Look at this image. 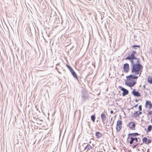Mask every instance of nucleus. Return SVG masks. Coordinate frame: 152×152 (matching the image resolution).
Here are the masks:
<instances>
[{
	"label": "nucleus",
	"instance_id": "obj_1",
	"mask_svg": "<svg viewBox=\"0 0 152 152\" xmlns=\"http://www.w3.org/2000/svg\"><path fill=\"white\" fill-rule=\"evenodd\" d=\"M143 68V66H141L137 69L132 70V68L130 66L131 73L132 74L126 76L127 80L125 81V84L131 88L134 86L136 83V81L134 80V75H139V76H140L142 71Z\"/></svg>",
	"mask_w": 152,
	"mask_h": 152
},
{
	"label": "nucleus",
	"instance_id": "obj_2",
	"mask_svg": "<svg viewBox=\"0 0 152 152\" xmlns=\"http://www.w3.org/2000/svg\"><path fill=\"white\" fill-rule=\"evenodd\" d=\"M136 51H133L131 53V55L129 54L128 56L125 58V60L130 61L131 63L130 66L132 68V70L137 69L140 67L143 66L140 63L139 58L135 57Z\"/></svg>",
	"mask_w": 152,
	"mask_h": 152
},
{
	"label": "nucleus",
	"instance_id": "obj_3",
	"mask_svg": "<svg viewBox=\"0 0 152 152\" xmlns=\"http://www.w3.org/2000/svg\"><path fill=\"white\" fill-rule=\"evenodd\" d=\"M122 121L121 120H118L117 122L116 129L117 132H119L122 128Z\"/></svg>",
	"mask_w": 152,
	"mask_h": 152
},
{
	"label": "nucleus",
	"instance_id": "obj_4",
	"mask_svg": "<svg viewBox=\"0 0 152 152\" xmlns=\"http://www.w3.org/2000/svg\"><path fill=\"white\" fill-rule=\"evenodd\" d=\"M118 87L123 92L122 94L123 96H124L129 94V91L128 90L121 86H119Z\"/></svg>",
	"mask_w": 152,
	"mask_h": 152
},
{
	"label": "nucleus",
	"instance_id": "obj_5",
	"mask_svg": "<svg viewBox=\"0 0 152 152\" xmlns=\"http://www.w3.org/2000/svg\"><path fill=\"white\" fill-rule=\"evenodd\" d=\"M129 66L128 63L124 64L123 66V69L125 73L128 72L129 70Z\"/></svg>",
	"mask_w": 152,
	"mask_h": 152
},
{
	"label": "nucleus",
	"instance_id": "obj_6",
	"mask_svg": "<svg viewBox=\"0 0 152 152\" xmlns=\"http://www.w3.org/2000/svg\"><path fill=\"white\" fill-rule=\"evenodd\" d=\"M132 94L135 96L140 97L141 96L140 93L138 91H136L135 89L133 90Z\"/></svg>",
	"mask_w": 152,
	"mask_h": 152
},
{
	"label": "nucleus",
	"instance_id": "obj_7",
	"mask_svg": "<svg viewBox=\"0 0 152 152\" xmlns=\"http://www.w3.org/2000/svg\"><path fill=\"white\" fill-rule=\"evenodd\" d=\"M135 123L133 122H129L127 125V126L132 130L135 129Z\"/></svg>",
	"mask_w": 152,
	"mask_h": 152
},
{
	"label": "nucleus",
	"instance_id": "obj_8",
	"mask_svg": "<svg viewBox=\"0 0 152 152\" xmlns=\"http://www.w3.org/2000/svg\"><path fill=\"white\" fill-rule=\"evenodd\" d=\"M148 106L149 109H151L152 108V103H151L150 101L146 100V103L145 104V108H148Z\"/></svg>",
	"mask_w": 152,
	"mask_h": 152
},
{
	"label": "nucleus",
	"instance_id": "obj_9",
	"mask_svg": "<svg viewBox=\"0 0 152 152\" xmlns=\"http://www.w3.org/2000/svg\"><path fill=\"white\" fill-rule=\"evenodd\" d=\"M82 100L83 101H85L88 98L87 94L86 93L82 92Z\"/></svg>",
	"mask_w": 152,
	"mask_h": 152
},
{
	"label": "nucleus",
	"instance_id": "obj_10",
	"mask_svg": "<svg viewBox=\"0 0 152 152\" xmlns=\"http://www.w3.org/2000/svg\"><path fill=\"white\" fill-rule=\"evenodd\" d=\"M70 72L73 77H74L76 79L78 80V78L77 75L73 69L71 70V71Z\"/></svg>",
	"mask_w": 152,
	"mask_h": 152
},
{
	"label": "nucleus",
	"instance_id": "obj_11",
	"mask_svg": "<svg viewBox=\"0 0 152 152\" xmlns=\"http://www.w3.org/2000/svg\"><path fill=\"white\" fill-rule=\"evenodd\" d=\"M101 117L102 118V122H103V123L104 124V122L106 118L105 114L104 113H102L101 115Z\"/></svg>",
	"mask_w": 152,
	"mask_h": 152
},
{
	"label": "nucleus",
	"instance_id": "obj_12",
	"mask_svg": "<svg viewBox=\"0 0 152 152\" xmlns=\"http://www.w3.org/2000/svg\"><path fill=\"white\" fill-rule=\"evenodd\" d=\"M139 135H140V134L137 132H135V133H129L128 134V138H129L130 137V135H131V137H136L137 136Z\"/></svg>",
	"mask_w": 152,
	"mask_h": 152
},
{
	"label": "nucleus",
	"instance_id": "obj_13",
	"mask_svg": "<svg viewBox=\"0 0 152 152\" xmlns=\"http://www.w3.org/2000/svg\"><path fill=\"white\" fill-rule=\"evenodd\" d=\"M95 136L97 138H99L102 137V135L101 133L99 132H97L95 133Z\"/></svg>",
	"mask_w": 152,
	"mask_h": 152
},
{
	"label": "nucleus",
	"instance_id": "obj_14",
	"mask_svg": "<svg viewBox=\"0 0 152 152\" xmlns=\"http://www.w3.org/2000/svg\"><path fill=\"white\" fill-rule=\"evenodd\" d=\"M92 147L89 144H88L85 147L84 150H86V151H87L88 150L92 149Z\"/></svg>",
	"mask_w": 152,
	"mask_h": 152
},
{
	"label": "nucleus",
	"instance_id": "obj_15",
	"mask_svg": "<svg viewBox=\"0 0 152 152\" xmlns=\"http://www.w3.org/2000/svg\"><path fill=\"white\" fill-rule=\"evenodd\" d=\"M152 130V126L151 125H148L147 127V130L146 131L147 133H148Z\"/></svg>",
	"mask_w": 152,
	"mask_h": 152
},
{
	"label": "nucleus",
	"instance_id": "obj_16",
	"mask_svg": "<svg viewBox=\"0 0 152 152\" xmlns=\"http://www.w3.org/2000/svg\"><path fill=\"white\" fill-rule=\"evenodd\" d=\"M138 112V111H137L134 112L133 114V115H132V117H134L135 118L137 117L138 116H139Z\"/></svg>",
	"mask_w": 152,
	"mask_h": 152
},
{
	"label": "nucleus",
	"instance_id": "obj_17",
	"mask_svg": "<svg viewBox=\"0 0 152 152\" xmlns=\"http://www.w3.org/2000/svg\"><path fill=\"white\" fill-rule=\"evenodd\" d=\"M96 118V117L95 114L91 116V119L93 122H94Z\"/></svg>",
	"mask_w": 152,
	"mask_h": 152
},
{
	"label": "nucleus",
	"instance_id": "obj_18",
	"mask_svg": "<svg viewBox=\"0 0 152 152\" xmlns=\"http://www.w3.org/2000/svg\"><path fill=\"white\" fill-rule=\"evenodd\" d=\"M148 82L150 84H152V77H148Z\"/></svg>",
	"mask_w": 152,
	"mask_h": 152
},
{
	"label": "nucleus",
	"instance_id": "obj_19",
	"mask_svg": "<svg viewBox=\"0 0 152 152\" xmlns=\"http://www.w3.org/2000/svg\"><path fill=\"white\" fill-rule=\"evenodd\" d=\"M135 141L136 142L138 143L139 144V142H140V141H141L139 137L137 138V137H135Z\"/></svg>",
	"mask_w": 152,
	"mask_h": 152
},
{
	"label": "nucleus",
	"instance_id": "obj_20",
	"mask_svg": "<svg viewBox=\"0 0 152 152\" xmlns=\"http://www.w3.org/2000/svg\"><path fill=\"white\" fill-rule=\"evenodd\" d=\"M66 66L67 68L69 70L70 72L71 71V70L73 69L69 65L66 64Z\"/></svg>",
	"mask_w": 152,
	"mask_h": 152
},
{
	"label": "nucleus",
	"instance_id": "obj_21",
	"mask_svg": "<svg viewBox=\"0 0 152 152\" xmlns=\"http://www.w3.org/2000/svg\"><path fill=\"white\" fill-rule=\"evenodd\" d=\"M132 47L134 49H136L137 47L140 48V45H132Z\"/></svg>",
	"mask_w": 152,
	"mask_h": 152
},
{
	"label": "nucleus",
	"instance_id": "obj_22",
	"mask_svg": "<svg viewBox=\"0 0 152 152\" xmlns=\"http://www.w3.org/2000/svg\"><path fill=\"white\" fill-rule=\"evenodd\" d=\"M147 138L146 137H145L144 138H143L142 139V140L143 141V142L144 143H145V144H146V142H147Z\"/></svg>",
	"mask_w": 152,
	"mask_h": 152
},
{
	"label": "nucleus",
	"instance_id": "obj_23",
	"mask_svg": "<svg viewBox=\"0 0 152 152\" xmlns=\"http://www.w3.org/2000/svg\"><path fill=\"white\" fill-rule=\"evenodd\" d=\"M130 138V139H131V140L133 142H134V141L135 140V137L134 138L132 137H129Z\"/></svg>",
	"mask_w": 152,
	"mask_h": 152
},
{
	"label": "nucleus",
	"instance_id": "obj_24",
	"mask_svg": "<svg viewBox=\"0 0 152 152\" xmlns=\"http://www.w3.org/2000/svg\"><path fill=\"white\" fill-rule=\"evenodd\" d=\"M151 142V140L150 139H147V142H146V144H149Z\"/></svg>",
	"mask_w": 152,
	"mask_h": 152
},
{
	"label": "nucleus",
	"instance_id": "obj_25",
	"mask_svg": "<svg viewBox=\"0 0 152 152\" xmlns=\"http://www.w3.org/2000/svg\"><path fill=\"white\" fill-rule=\"evenodd\" d=\"M150 115L151 116H152V110H150L149 112L148 113L147 115Z\"/></svg>",
	"mask_w": 152,
	"mask_h": 152
},
{
	"label": "nucleus",
	"instance_id": "obj_26",
	"mask_svg": "<svg viewBox=\"0 0 152 152\" xmlns=\"http://www.w3.org/2000/svg\"><path fill=\"white\" fill-rule=\"evenodd\" d=\"M138 109L140 111H141L142 110V106L141 105H140L139 106Z\"/></svg>",
	"mask_w": 152,
	"mask_h": 152
},
{
	"label": "nucleus",
	"instance_id": "obj_27",
	"mask_svg": "<svg viewBox=\"0 0 152 152\" xmlns=\"http://www.w3.org/2000/svg\"><path fill=\"white\" fill-rule=\"evenodd\" d=\"M137 75H134V80H137V79L139 77V76H137Z\"/></svg>",
	"mask_w": 152,
	"mask_h": 152
},
{
	"label": "nucleus",
	"instance_id": "obj_28",
	"mask_svg": "<svg viewBox=\"0 0 152 152\" xmlns=\"http://www.w3.org/2000/svg\"><path fill=\"white\" fill-rule=\"evenodd\" d=\"M139 144V143H137L135 145H133L132 148H135L136 147V146Z\"/></svg>",
	"mask_w": 152,
	"mask_h": 152
},
{
	"label": "nucleus",
	"instance_id": "obj_29",
	"mask_svg": "<svg viewBox=\"0 0 152 152\" xmlns=\"http://www.w3.org/2000/svg\"><path fill=\"white\" fill-rule=\"evenodd\" d=\"M109 40L110 41V43H111V38L112 37L110 36H109Z\"/></svg>",
	"mask_w": 152,
	"mask_h": 152
},
{
	"label": "nucleus",
	"instance_id": "obj_30",
	"mask_svg": "<svg viewBox=\"0 0 152 152\" xmlns=\"http://www.w3.org/2000/svg\"><path fill=\"white\" fill-rule=\"evenodd\" d=\"M138 111V113L139 115H141L142 113V112L140 111Z\"/></svg>",
	"mask_w": 152,
	"mask_h": 152
},
{
	"label": "nucleus",
	"instance_id": "obj_31",
	"mask_svg": "<svg viewBox=\"0 0 152 152\" xmlns=\"http://www.w3.org/2000/svg\"><path fill=\"white\" fill-rule=\"evenodd\" d=\"M138 104H135L133 107H132V108H133V107H137V106H138Z\"/></svg>",
	"mask_w": 152,
	"mask_h": 152
},
{
	"label": "nucleus",
	"instance_id": "obj_32",
	"mask_svg": "<svg viewBox=\"0 0 152 152\" xmlns=\"http://www.w3.org/2000/svg\"><path fill=\"white\" fill-rule=\"evenodd\" d=\"M129 143L130 144H132L133 142L131 141V140H130L129 142Z\"/></svg>",
	"mask_w": 152,
	"mask_h": 152
},
{
	"label": "nucleus",
	"instance_id": "obj_33",
	"mask_svg": "<svg viewBox=\"0 0 152 152\" xmlns=\"http://www.w3.org/2000/svg\"><path fill=\"white\" fill-rule=\"evenodd\" d=\"M110 113L111 114H112L113 113V111L112 110H111L110 111Z\"/></svg>",
	"mask_w": 152,
	"mask_h": 152
},
{
	"label": "nucleus",
	"instance_id": "obj_34",
	"mask_svg": "<svg viewBox=\"0 0 152 152\" xmlns=\"http://www.w3.org/2000/svg\"><path fill=\"white\" fill-rule=\"evenodd\" d=\"M143 88L144 89H146L145 85H143Z\"/></svg>",
	"mask_w": 152,
	"mask_h": 152
},
{
	"label": "nucleus",
	"instance_id": "obj_35",
	"mask_svg": "<svg viewBox=\"0 0 152 152\" xmlns=\"http://www.w3.org/2000/svg\"><path fill=\"white\" fill-rule=\"evenodd\" d=\"M135 101L137 102H138V100L137 99H136L135 100Z\"/></svg>",
	"mask_w": 152,
	"mask_h": 152
},
{
	"label": "nucleus",
	"instance_id": "obj_36",
	"mask_svg": "<svg viewBox=\"0 0 152 152\" xmlns=\"http://www.w3.org/2000/svg\"><path fill=\"white\" fill-rule=\"evenodd\" d=\"M151 123H152V116H151Z\"/></svg>",
	"mask_w": 152,
	"mask_h": 152
},
{
	"label": "nucleus",
	"instance_id": "obj_37",
	"mask_svg": "<svg viewBox=\"0 0 152 152\" xmlns=\"http://www.w3.org/2000/svg\"><path fill=\"white\" fill-rule=\"evenodd\" d=\"M113 119V118H111V120H112Z\"/></svg>",
	"mask_w": 152,
	"mask_h": 152
},
{
	"label": "nucleus",
	"instance_id": "obj_38",
	"mask_svg": "<svg viewBox=\"0 0 152 152\" xmlns=\"http://www.w3.org/2000/svg\"><path fill=\"white\" fill-rule=\"evenodd\" d=\"M39 124H42L41 123V122L39 123Z\"/></svg>",
	"mask_w": 152,
	"mask_h": 152
},
{
	"label": "nucleus",
	"instance_id": "obj_39",
	"mask_svg": "<svg viewBox=\"0 0 152 152\" xmlns=\"http://www.w3.org/2000/svg\"><path fill=\"white\" fill-rule=\"evenodd\" d=\"M39 124H42L41 123V122L39 123Z\"/></svg>",
	"mask_w": 152,
	"mask_h": 152
},
{
	"label": "nucleus",
	"instance_id": "obj_40",
	"mask_svg": "<svg viewBox=\"0 0 152 152\" xmlns=\"http://www.w3.org/2000/svg\"><path fill=\"white\" fill-rule=\"evenodd\" d=\"M142 143H141L140 145H142Z\"/></svg>",
	"mask_w": 152,
	"mask_h": 152
},
{
	"label": "nucleus",
	"instance_id": "obj_41",
	"mask_svg": "<svg viewBox=\"0 0 152 152\" xmlns=\"http://www.w3.org/2000/svg\"><path fill=\"white\" fill-rule=\"evenodd\" d=\"M146 89L147 90H148V88H146Z\"/></svg>",
	"mask_w": 152,
	"mask_h": 152
},
{
	"label": "nucleus",
	"instance_id": "obj_42",
	"mask_svg": "<svg viewBox=\"0 0 152 152\" xmlns=\"http://www.w3.org/2000/svg\"><path fill=\"white\" fill-rule=\"evenodd\" d=\"M62 23H63V22L62 21L61 23V24H62Z\"/></svg>",
	"mask_w": 152,
	"mask_h": 152
},
{
	"label": "nucleus",
	"instance_id": "obj_43",
	"mask_svg": "<svg viewBox=\"0 0 152 152\" xmlns=\"http://www.w3.org/2000/svg\"><path fill=\"white\" fill-rule=\"evenodd\" d=\"M40 121H42L41 120Z\"/></svg>",
	"mask_w": 152,
	"mask_h": 152
}]
</instances>
